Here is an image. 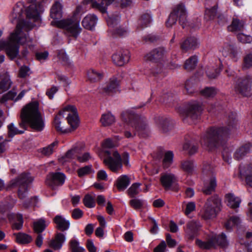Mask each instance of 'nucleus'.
Wrapping results in <instances>:
<instances>
[{"label": "nucleus", "mask_w": 252, "mask_h": 252, "mask_svg": "<svg viewBox=\"0 0 252 252\" xmlns=\"http://www.w3.org/2000/svg\"><path fill=\"white\" fill-rule=\"evenodd\" d=\"M30 24L24 20H19L14 31L11 33L7 40H0V51L4 50L10 60L16 58L21 59L19 54L20 44H24L27 40V35L23 30L32 29Z\"/></svg>", "instance_id": "nucleus-3"}, {"label": "nucleus", "mask_w": 252, "mask_h": 252, "mask_svg": "<svg viewBox=\"0 0 252 252\" xmlns=\"http://www.w3.org/2000/svg\"><path fill=\"white\" fill-rule=\"evenodd\" d=\"M115 0H101L100 2L94 1V0H84L83 3L84 4H87L91 3V6L93 8L99 11L102 13L107 12V7L113 3Z\"/></svg>", "instance_id": "nucleus-19"}, {"label": "nucleus", "mask_w": 252, "mask_h": 252, "mask_svg": "<svg viewBox=\"0 0 252 252\" xmlns=\"http://www.w3.org/2000/svg\"><path fill=\"white\" fill-rule=\"evenodd\" d=\"M88 77L91 82H95L101 79L103 77L102 73L97 72L94 69H91L88 72Z\"/></svg>", "instance_id": "nucleus-49"}, {"label": "nucleus", "mask_w": 252, "mask_h": 252, "mask_svg": "<svg viewBox=\"0 0 252 252\" xmlns=\"http://www.w3.org/2000/svg\"><path fill=\"white\" fill-rule=\"evenodd\" d=\"M159 128L162 132H166L173 127V123L168 118H161L159 120Z\"/></svg>", "instance_id": "nucleus-37"}, {"label": "nucleus", "mask_w": 252, "mask_h": 252, "mask_svg": "<svg viewBox=\"0 0 252 252\" xmlns=\"http://www.w3.org/2000/svg\"><path fill=\"white\" fill-rule=\"evenodd\" d=\"M33 180L30 173L23 172L11 180L9 184L10 188H18V195L20 199L26 197L28 190V186Z\"/></svg>", "instance_id": "nucleus-9"}, {"label": "nucleus", "mask_w": 252, "mask_h": 252, "mask_svg": "<svg viewBox=\"0 0 252 252\" xmlns=\"http://www.w3.org/2000/svg\"><path fill=\"white\" fill-rule=\"evenodd\" d=\"M92 165H86L84 167L79 168L77 172L79 177H82L89 174L91 172Z\"/></svg>", "instance_id": "nucleus-57"}, {"label": "nucleus", "mask_w": 252, "mask_h": 252, "mask_svg": "<svg viewBox=\"0 0 252 252\" xmlns=\"http://www.w3.org/2000/svg\"><path fill=\"white\" fill-rule=\"evenodd\" d=\"M240 223V218L236 216H233L225 222L224 227L227 230L230 231L232 230L233 226H238Z\"/></svg>", "instance_id": "nucleus-46"}, {"label": "nucleus", "mask_w": 252, "mask_h": 252, "mask_svg": "<svg viewBox=\"0 0 252 252\" xmlns=\"http://www.w3.org/2000/svg\"><path fill=\"white\" fill-rule=\"evenodd\" d=\"M53 221L56 225V228L62 232L68 230L70 227L69 221L61 215L56 216Z\"/></svg>", "instance_id": "nucleus-24"}, {"label": "nucleus", "mask_w": 252, "mask_h": 252, "mask_svg": "<svg viewBox=\"0 0 252 252\" xmlns=\"http://www.w3.org/2000/svg\"><path fill=\"white\" fill-rule=\"evenodd\" d=\"M22 9L18 6L13 8V12L11 14V22L14 23L17 19H19L21 15Z\"/></svg>", "instance_id": "nucleus-58"}, {"label": "nucleus", "mask_w": 252, "mask_h": 252, "mask_svg": "<svg viewBox=\"0 0 252 252\" xmlns=\"http://www.w3.org/2000/svg\"><path fill=\"white\" fill-rule=\"evenodd\" d=\"M198 148V143L196 141L192 139L188 140L187 138H186V142L183 145V149L187 151L189 155L191 156L195 154Z\"/></svg>", "instance_id": "nucleus-26"}, {"label": "nucleus", "mask_w": 252, "mask_h": 252, "mask_svg": "<svg viewBox=\"0 0 252 252\" xmlns=\"http://www.w3.org/2000/svg\"><path fill=\"white\" fill-rule=\"evenodd\" d=\"M199 47V42L197 39L194 36L188 37L183 39L180 43L181 49L184 52L189 50H194Z\"/></svg>", "instance_id": "nucleus-20"}, {"label": "nucleus", "mask_w": 252, "mask_h": 252, "mask_svg": "<svg viewBox=\"0 0 252 252\" xmlns=\"http://www.w3.org/2000/svg\"><path fill=\"white\" fill-rule=\"evenodd\" d=\"M16 92L14 90L8 92L7 94H4L0 99V102L4 103L8 100H13L16 95Z\"/></svg>", "instance_id": "nucleus-59"}, {"label": "nucleus", "mask_w": 252, "mask_h": 252, "mask_svg": "<svg viewBox=\"0 0 252 252\" xmlns=\"http://www.w3.org/2000/svg\"><path fill=\"white\" fill-rule=\"evenodd\" d=\"M105 153L107 156L103 159V163L112 172L118 173L122 169L123 163L126 166L129 165V155L124 152L122 156L117 151L106 150Z\"/></svg>", "instance_id": "nucleus-5"}, {"label": "nucleus", "mask_w": 252, "mask_h": 252, "mask_svg": "<svg viewBox=\"0 0 252 252\" xmlns=\"http://www.w3.org/2000/svg\"><path fill=\"white\" fill-rule=\"evenodd\" d=\"M202 111V106L199 103L192 102L189 103L185 110L184 113L187 118L196 120L200 116Z\"/></svg>", "instance_id": "nucleus-16"}, {"label": "nucleus", "mask_w": 252, "mask_h": 252, "mask_svg": "<svg viewBox=\"0 0 252 252\" xmlns=\"http://www.w3.org/2000/svg\"><path fill=\"white\" fill-rule=\"evenodd\" d=\"M222 54L223 56H229L231 59L236 61L237 52L234 47L229 44H225L222 50Z\"/></svg>", "instance_id": "nucleus-32"}, {"label": "nucleus", "mask_w": 252, "mask_h": 252, "mask_svg": "<svg viewBox=\"0 0 252 252\" xmlns=\"http://www.w3.org/2000/svg\"><path fill=\"white\" fill-rule=\"evenodd\" d=\"M141 184L140 183H136L133 184L128 189L127 191L128 195L131 197H134L139 192V188Z\"/></svg>", "instance_id": "nucleus-54"}, {"label": "nucleus", "mask_w": 252, "mask_h": 252, "mask_svg": "<svg viewBox=\"0 0 252 252\" xmlns=\"http://www.w3.org/2000/svg\"><path fill=\"white\" fill-rule=\"evenodd\" d=\"M36 0H27L31 4L26 10L27 17L34 22L40 20V14L43 11V7L41 3H36Z\"/></svg>", "instance_id": "nucleus-13"}, {"label": "nucleus", "mask_w": 252, "mask_h": 252, "mask_svg": "<svg viewBox=\"0 0 252 252\" xmlns=\"http://www.w3.org/2000/svg\"><path fill=\"white\" fill-rule=\"evenodd\" d=\"M84 205L88 208H93L95 206V203L94 198L90 195L87 194L83 199Z\"/></svg>", "instance_id": "nucleus-55"}, {"label": "nucleus", "mask_w": 252, "mask_h": 252, "mask_svg": "<svg viewBox=\"0 0 252 252\" xmlns=\"http://www.w3.org/2000/svg\"><path fill=\"white\" fill-rule=\"evenodd\" d=\"M226 124V126L210 128L201 139V145L206 147L209 150L223 146L231 132L237 128L238 123L235 113L231 112Z\"/></svg>", "instance_id": "nucleus-2"}, {"label": "nucleus", "mask_w": 252, "mask_h": 252, "mask_svg": "<svg viewBox=\"0 0 252 252\" xmlns=\"http://www.w3.org/2000/svg\"><path fill=\"white\" fill-rule=\"evenodd\" d=\"M20 119L19 126L23 130H19L13 123H10L7 126L9 137L12 138L15 135L24 133V130L27 129L29 126L36 132H40L44 128V121L39 110V102L37 101L28 103L22 109Z\"/></svg>", "instance_id": "nucleus-1"}, {"label": "nucleus", "mask_w": 252, "mask_h": 252, "mask_svg": "<svg viewBox=\"0 0 252 252\" xmlns=\"http://www.w3.org/2000/svg\"><path fill=\"white\" fill-rule=\"evenodd\" d=\"M77 151V148H73L68 150L65 154L59 159L61 162L63 163L68 161L69 159L74 158V154Z\"/></svg>", "instance_id": "nucleus-50"}, {"label": "nucleus", "mask_w": 252, "mask_h": 252, "mask_svg": "<svg viewBox=\"0 0 252 252\" xmlns=\"http://www.w3.org/2000/svg\"><path fill=\"white\" fill-rule=\"evenodd\" d=\"M122 119L126 123L134 127L138 134L141 137H146L149 133V126L146 119L136 115L132 110H126L122 114Z\"/></svg>", "instance_id": "nucleus-4"}, {"label": "nucleus", "mask_w": 252, "mask_h": 252, "mask_svg": "<svg viewBox=\"0 0 252 252\" xmlns=\"http://www.w3.org/2000/svg\"><path fill=\"white\" fill-rule=\"evenodd\" d=\"M215 166L210 162L205 161L203 164L202 172L204 174L210 176H215Z\"/></svg>", "instance_id": "nucleus-43"}, {"label": "nucleus", "mask_w": 252, "mask_h": 252, "mask_svg": "<svg viewBox=\"0 0 252 252\" xmlns=\"http://www.w3.org/2000/svg\"><path fill=\"white\" fill-rule=\"evenodd\" d=\"M8 220L11 221L12 220H16V222H14L12 225V229L17 230L22 229L23 225V216L21 214H8L7 215Z\"/></svg>", "instance_id": "nucleus-29"}, {"label": "nucleus", "mask_w": 252, "mask_h": 252, "mask_svg": "<svg viewBox=\"0 0 252 252\" xmlns=\"http://www.w3.org/2000/svg\"><path fill=\"white\" fill-rule=\"evenodd\" d=\"M129 204L134 209H139L141 208L143 205V201L141 199L135 198L130 200Z\"/></svg>", "instance_id": "nucleus-61"}, {"label": "nucleus", "mask_w": 252, "mask_h": 252, "mask_svg": "<svg viewBox=\"0 0 252 252\" xmlns=\"http://www.w3.org/2000/svg\"><path fill=\"white\" fill-rule=\"evenodd\" d=\"M11 82L9 78L7 76H4L0 82V94H2L8 90L11 86Z\"/></svg>", "instance_id": "nucleus-47"}, {"label": "nucleus", "mask_w": 252, "mask_h": 252, "mask_svg": "<svg viewBox=\"0 0 252 252\" xmlns=\"http://www.w3.org/2000/svg\"><path fill=\"white\" fill-rule=\"evenodd\" d=\"M186 230L187 235L189 239L192 240L197 234V232L200 229L201 225L197 221L191 220L187 224Z\"/></svg>", "instance_id": "nucleus-21"}, {"label": "nucleus", "mask_w": 252, "mask_h": 252, "mask_svg": "<svg viewBox=\"0 0 252 252\" xmlns=\"http://www.w3.org/2000/svg\"><path fill=\"white\" fill-rule=\"evenodd\" d=\"M238 40L243 43H250L252 41V37L250 35L239 33L237 35Z\"/></svg>", "instance_id": "nucleus-60"}, {"label": "nucleus", "mask_w": 252, "mask_h": 252, "mask_svg": "<svg viewBox=\"0 0 252 252\" xmlns=\"http://www.w3.org/2000/svg\"><path fill=\"white\" fill-rule=\"evenodd\" d=\"M65 112L69 113L67 114V120L68 123L72 128L74 129L76 128L79 124V118L76 107L73 105H68L65 107L63 109L60 111L58 114L55 117L54 121L55 129L58 132L62 133H66L69 132V130L63 129V127L61 126V120L63 117V115Z\"/></svg>", "instance_id": "nucleus-6"}, {"label": "nucleus", "mask_w": 252, "mask_h": 252, "mask_svg": "<svg viewBox=\"0 0 252 252\" xmlns=\"http://www.w3.org/2000/svg\"><path fill=\"white\" fill-rule=\"evenodd\" d=\"M83 215V212L79 208L74 209L72 212L71 216L75 220L81 218Z\"/></svg>", "instance_id": "nucleus-64"}, {"label": "nucleus", "mask_w": 252, "mask_h": 252, "mask_svg": "<svg viewBox=\"0 0 252 252\" xmlns=\"http://www.w3.org/2000/svg\"><path fill=\"white\" fill-rule=\"evenodd\" d=\"M174 154L171 151L166 152L162 160V165L164 168H168L172 163Z\"/></svg>", "instance_id": "nucleus-45"}, {"label": "nucleus", "mask_w": 252, "mask_h": 252, "mask_svg": "<svg viewBox=\"0 0 252 252\" xmlns=\"http://www.w3.org/2000/svg\"><path fill=\"white\" fill-rule=\"evenodd\" d=\"M217 186L216 176H212L210 177L208 180H206L204 182L202 191L205 195H210L215 191Z\"/></svg>", "instance_id": "nucleus-22"}, {"label": "nucleus", "mask_w": 252, "mask_h": 252, "mask_svg": "<svg viewBox=\"0 0 252 252\" xmlns=\"http://www.w3.org/2000/svg\"><path fill=\"white\" fill-rule=\"evenodd\" d=\"M65 179V176L63 173H50L47 176L46 184L52 189H55L64 184Z\"/></svg>", "instance_id": "nucleus-15"}, {"label": "nucleus", "mask_w": 252, "mask_h": 252, "mask_svg": "<svg viewBox=\"0 0 252 252\" xmlns=\"http://www.w3.org/2000/svg\"><path fill=\"white\" fill-rule=\"evenodd\" d=\"M175 180V176L172 174L164 175L160 178L161 183L165 189H169Z\"/></svg>", "instance_id": "nucleus-36"}, {"label": "nucleus", "mask_w": 252, "mask_h": 252, "mask_svg": "<svg viewBox=\"0 0 252 252\" xmlns=\"http://www.w3.org/2000/svg\"><path fill=\"white\" fill-rule=\"evenodd\" d=\"M217 93V90L214 87H206L201 91V94L206 97H214Z\"/></svg>", "instance_id": "nucleus-52"}, {"label": "nucleus", "mask_w": 252, "mask_h": 252, "mask_svg": "<svg viewBox=\"0 0 252 252\" xmlns=\"http://www.w3.org/2000/svg\"><path fill=\"white\" fill-rule=\"evenodd\" d=\"M181 168L185 172L191 174L195 168L194 161L193 160H184L181 162Z\"/></svg>", "instance_id": "nucleus-34"}, {"label": "nucleus", "mask_w": 252, "mask_h": 252, "mask_svg": "<svg viewBox=\"0 0 252 252\" xmlns=\"http://www.w3.org/2000/svg\"><path fill=\"white\" fill-rule=\"evenodd\" d=\"M234 89L237 94L250 96L252 94V77L247 75L238 78L234 84Z\"/></svg>", "instance_id": "nucleus-12"}, {"label": "nucleus", "mask_w": 252, "mask_h": 252, "mask_svg": "<svg viewBox=\"0 0 252 252\" xmlns=\"http://www.w3.org/2000/svg\"><path fill=\"white\" fill-rule=\"evenodd\" d=\"M58 144L57 142H54L48 146L40 149V152L45 156H49L53 154L54 147Z\"/></svg>", "instance_id": "nucleus-53"}, {"label": "nucleus", "mask_w": 252, "mask_h": 252, "mask_svg": "<svg viewBox=\"0 0 252 252\" xmlns=\"http://www.w3.org/2000/svg\"><path fill=\"white\" fill-rule=\"evenodd\" d=\"M16 236L17 242L20 244H28L32 240V237L26 233L19 232L18 233H15Z\"/></svg>", "instance_id": "nucleus-44"}, {"label": "nucleus", "mask_w": 252, "mask_h": 252, "mask_svg": "<svg viewBox=\"0 0 252 252\" xmlns=\"http://www.w3.org/2000/svg\"><path fill=\"white\" fill-rule=\"evenodd\" d=\"M119 86V82L117 78L115 77L111 78L106 86L103 87V91L108 94H110L118 90Z\"/></svg>", "instance_id": "nucleus-27"}, {"label": "nucleus", "mask_w": 252, "mask_h": 252, "mask_svg": "<svg viewBox=\"0 0 252 252\" xmlns=\"http://www.w3.org/2000/svg\"><path fill=\"white\" fill-rule=\"evenodd\" d=\"M240 174L245 177L246 184L252 188V166L248 165L247 166V170L245 171L241 168L239 169Z\"/></svg>", "instance_id": "nucleus-35"}, {"label": "nucleus", "mask_w": 252, "mask_h": 252, "mask_svg": "<svg viewBox=\"0 0 252 252\" xmlns=\"http://www.w3.org/2000/svg\"><path fill=\"white\" fill-rule=\"evenodd\" d=\"M214 207H212L210 204L211 200H206L204 207L202 217L204 220H209L215 218L220 211V203L219 201L215 199Z\"/></svg>", "instance_id": "nucleus-14"}, {"label": "nucleus", "mask_w": 252, "mask_h": 252, "mask_svg": "<svg viewBox=\"0 0 252 252\" xmlns=\"http://www.w3.org/2000/svg\"><path fill=\"white\" fill-rule=\"evenodd\" d=\"M65 234L63 232H57L55 235L54 238L52 239L49 246L54 250H59L61 249L63 244L65 241Z\"/></svg>", "instance_id": "nucleus-23"}, {"label": "nucleus", "mask_w": 252, "mask_h": 252, "mask_svg": "<svg viewBox=\"0 0 252 252\" xmlns=\"http://www.w3.org/2000/svg\"><path fill=\"white\" fill-rule=\"evenodd\" d=\"M220 68H215L212 69H208L206 71L207 76L210 79H215L219 75L220 72Z\"/></svg>", "instance_id": "nucleus-62"}, {"label": "nucleus", "mask_w": 252, "mask_h": 252, "mask_svg": "<svg viewBox=\"0 0 252 252\" xmlns=\"http://www.w3.org/2000/svg\"><path fill=\"white\" fill-rule=\"evenodd\" d=\"M113 63L118 66H123L127 63L129 59V52L127 49H121L112 56Z\"/></svg>", "instance_id": "nucleus-17"}, {"label": "nucleus", "mask_w": 252, "mask_h": 252, "mask_svg": "<svg viewBox=\"0 0 252 252\" xmlns=\"http://www.w3.org/2000/svg\"><path fill=\"white\" fill-rule=\"evenodd\" d=\"M63 6L60 2L56 1L50 10V17L53 19H59L62 17Z\"/></svg>", "instance_id": "nucleus-30"}, {"label": "nucleus", "mask_w": 252, "mask_h": 252, "mask_svg": "<svg viewBox=\"0 0 252 252\" xmlns=\"http://www.w3.org/2000/svg\"><path fill=\"white\" fill-rule=\"evenodd\" d=\"M113 37H123L127 34V31L123 27L117 28L115 29L110 31Z\"/></svg>", "instance_id": "nucleus-51"}, {"label": "nucleus", "mask_w": 252, "mask_h": 252, "mask_svg": "<svg viewBox=\"0 0 252 252\" xmlns=\"http://www.w3.org/2000/svg\"><path fill=\"white\" fill-rule=\"evenodd\" d=\"M97 21V18L95 15L89 14L84 18L82 21V25L85 29L93 30L96 25Z\"/></svg>", "instance_id": "nucleus-25"}, {"label": "nucleus", "mask_w": 252, "mask_h": 252, "mask_svg": "<svg viewBox=\"0 0 252 252\" xmlns=\"http://www.w3.org/2000/svg\"><path fill=\"white\" fill-rule=\"evenodd\" d=\"M152 21L151 14L146 12L143 13L138 21V24L143 28L149 26Z\"/></svg>", "instance_id": "nucleus-39"}, {"label": "nucleus", "mask_w": 252, "mask_h": 252, "mask_svg": "<svg viewBox=\"0 0 252 252\" xmlns=\"http://www.w3.org/2000/svg\"><path fill=\"white\" fill-rule=\"evenodd\" d=\"M115 121V117L110 113L103 114L100 119V122L103 126H109Z\"/></svg>", "instance_id": "nucleus-42"}, {"label": "nucleus", "mask_w": 252, "mask_h": 252, "mask_svg": "<svg viewBox=\"0 0 252 252\" xmlns=\"http://www.w3.org/2000/svg\"><path fill=\"white\" fill-rule=\"evenodd\" d=\"M197 62V57L192 56L186 60L184 64V68L188 71L192 70L196 67Z\"/></svg>", "instance_id": "nucleus-41"}, {"label": "nucleus", "mask_w": 252, "mask_h": 252, "mask_svg": "<svg viewBox=\"0 0 252 252\" xmlns=\"http://www.w3.org/2000/svg\"><path fill=\"white\" fill-rule=\"evenodd\" d=\"M252 67V53L247 54L243 59V68L248 69Z\"/></svg>", "instance_id": "nucleus-56"}, {"label": "nucleus", "mask_w": 252, "mask_h": 252, "mask_svg": "<svg viewBox=\"0 0 252 252\" xmlns=\"http://www.w3.org/2000/svg\"><path fill=\"white\" fill-rule=\"evenodd\" d=\"M252 146V144L250 143L242 146L235 152L234 158L238 160L242 159L247 154L250 152Z\"/></svg>", "instance_id": "nucleus-28"}, {"label": "nucleus", "mask_w": 252, "mask_h": 252, "mask_svg": "<svg viewBox=\"0 0 252 252\" xmlns=\"http://www.w3.org/2000/svg\"><path fill=\"white\" fill-rule=\"evenodd\" d=\"M226 198L227 200V205L232 208H237L239 207L241 203V199L236 197L232 193H228L226 195Z\"/></svg>", "instance_id": "nucleus-38"}, {"label": "nucleus", "mask_w": 252, "mask_h": 252, "mask_svg": "<svg viewBox=\"0 0 252 252\" xmlns=\"http://www.w3.org/2000/svg\"><path fill=\"white\" fill-rule=\"evenodd\" d=\"M33 225L34 231L39 234L45 229L47 224L46 223L45 220L40 219L34 221Z\"/></svg>", "instance_id": "nucleus-40"}, {"label": "nucleus", "mask_w": 252, "mask_h": 252, "mask_svg": "<svg viewBox=\"0 0 252 252\" xmlns=\"http://www.w3.org/2000/svg\"><path fill=\"white\" fill-rule=\"evenodd\" d=\"M130 183L129 177L126 175H121L116 181V185L119 191L124 190Z\"/></svg>", "instance_id": "nucleus-31"}, {"label": "nucleus", "mask_w": 252, "mask_h": 252, "mask_svg": "<svg viewBox=\"0 0 252 252\" xmlns=\"http://www.w3.org/2000/svg\"><path fill=\"white\" fill-rule=\"evenodd\" d=\"M69 246L71 252H84L85 251L83 247L79 246V242L76 239H71Z\"/></svg>", "instance_id": "nucleus-48"}, {"label": "nucleus", "mask_w": 252, "mask_h": 252, "mask_svg": "<svg viewBox=\"0 0 252 252\" xmlns=\"http://www.w3.org/2000/svg\"><path fill=\"white\" fill-rule=\"evenodd\" d=\"M30 68L28 66L24 65L21 67L19 70V76L21 78H25L29 75Z\"/></svg>", "instance_id": "nucleus-63"}, {"label": "nucleus", "mask_w": 252, "mask_h": 252, "mask_svg": "<svg viewBox=\"0 0 252 252\" xmlns=\"http://www.w3.org/2000/svg\"><path fill=\"white\" fill-rule=\"evenodd\" d=\"M178 19L179 24L183 29L185 28L188 25V22L186 10L185 6L182 4L177 5L170 13L166 22V26L171 27L176 23Z\"/></svg>", "instance_id": "nucleus-11"}, {"label": "nucleus", "mask_w": 252, "mask_h": 252, "mask_svg": "<svg viewBox=\"0 0 252 252\" xmlns=\"http://www.w3.org/2000/svg\"><path fill=\"white\" fill-rule=\"evenodd\" d=\"M52 25L64 30V34L69 37L76 39L82 31L80 26V19L72 17L59 21L51 22Z\"/></svg>", "instance_id": "nucleus-7"}, {"label": "nucleus", "mask_w": 252, "mask_h": 252, "mask_svg": "<svg viewBox=\"0 0 252 252\" xmlns=\"http://www.w3.org/2000/svg\"><path fill=\"white\" fill-rule=\"evenodd\" d=\"M195 244L201 249L210 250L212 248H216L218 246L222 248L225 247L227 246L228 242L225 234L222 232L218 235H212L206 241H202L197 239Z\"/></svg>", "instance_id": "nucleus-10"}, {"label": "nucleus", "mask_w": 252, "mask_h": 252, "mask_svg": "<svg viewBox=\"0 0 252 252\" xmlns=\"http://www.w3.org/2000/svg\"><path fill=\"white\" fill-rule=\"evenodd\" d=\"M166 50L164 47H158L151 50L145 56L146 60L156 63L155 66L151 69L154 76L160 74L162 71L163 63L166 60Z\"/></svg>", "instance_id": "nucleus-8"}, {"label": "nucleus", "mask_w": 252, "mask_h": 252, "mask_svg": "<svg viewBox=\"0 0 252 252\" xmlns=\"http://www.w3.org/2000/svg\"><path fill=\"white\" fill-rule=\"evenodd\" d=\"M204 17L207 20H213L217 15V0H205Z\"/></svg>", "instance_id": "nucleus-18"}, {"label": "nucleus", "mask_w": 252, "mask_h": 252, "mask_svg": "<svg viewBox=\"0 0 252 252\" xmlns=\"http://www.w3.org/2000/svg\"><path fill=\"white\" fill-rule=\"evenodd\" d=\"M244 22L237 18H233L231 24L228 26V30L232 32H238L243 31Z\"/></svg>", "instance_id": "nucleus-33"}]
</instances>
